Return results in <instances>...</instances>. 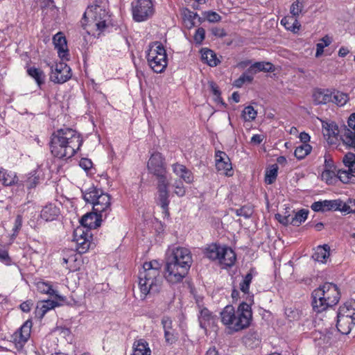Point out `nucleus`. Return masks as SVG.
Instances as JSON below:
<instances>
[{
    "mask_svg": "<svg viewBox=\"0 0 355 355\" xmlns=\"http://www.w3.org/2000/svg\"><path fill=\"white\" fill-rule=\"evenodd\" d=\"M83 144L80 135L71 128H61L53 132L50 144L51 152L59 159H69L80 149Z\"/></svg>",
    "mask_w": 355,
    "mask_h": 355,
    "instance_id": "obj_1",
    "label": "nucleus"
},
{
    "mask_svg": "<svg viewBox=\"0 0 355 355\" xmlns=\"http://www.w3.org/2000/svg\"><path fill=\"white\" fill-rule=\"evenodd\" d=\"M193 262L188 248L178 247L168 257L165 267V279L171 284H178L186 277Z\"/></svg>",
    "mask_w": 355,
    "mask_h": 355,
    "instance_id": "obj_2",
    "label": "nucleus"
},
{
    "mask_svg": "<svg viewBox=\"0 0 355 355\" xmlns=\"http://www.w3.org/2000/svg\"><path fill=\"white\" fill-rule=\"evenodd\" d=\"M247 301L242 302L236 310L232 305H227L220 312L221 322L230 331L236 332L250 326L252 318L253 295L249 296Z\"/></svg>",
    "mask_w": 355,
    "mask_h": 355,
    "instance_id": "obj_3",
    "label": "nucleus"
},
{
    "mask_svg": "<svg viewBox=\"0 0 355 355\" xmlns=\"http://www.w3.org/2000/svg\"><path fill=\"white\" fill-rule=\"evenodd\" d=\"M138 285L140 297L145 299L148 295L158 293L162 287L163 277L161 275L160 264L156 260L145 262L138 275Z\"/></svg>",
    "mask_w": 355,
    "mask_h": 355,
    "instance_id": "obj_4",
    "label": "nucleus"
},
{
    "mask_svg": "<svg viewBox=\"0 0 355 355\" xmlns=\"http://www.w3.org/2000/svg\"><path fill=\"white\" fill-rule=\"evenodd\" d=\"M103 214L94 211L87 213L80 219V227L73 232V241L76 243V250L79 254H84L92 245V229H96L101 225Z\"/></svg>",
    "mask_w": 355,
    "mask_h": 355,
    "instance_id": "obj_5",
    "label": "nucleus"
},
{
    "mask_svg": "<svg viewBox=\"0 0 355 355\" xmlns=\"http://www.w3.org/2000/svg\"><path fill=\"white\" fill-rule=\"evenodd\" d=\"M312 298L313 309L320 313L338 302L340 293L336 284L327 282L313 291Z\"/></svg>",
    "mask_w": 355,
    "mask_h": 355,
    "instance_id": "obj_6",
    "label": "nucleus"
},
{
    "mask_svg": "<svg viewBox=\"0 0 355 355\" xmlns=\"http://www.w3.org/2000/svg\"><path fill=\"white\" fill-rule=\"evenodd\" d=\"M131 11L135 21H146L155 13L153 0H133L131 3Z\"/></svg>",
    "mask_w": 355,
    "mask_h": 355,
    "instance_id": "obj_7",
    "label": "nucleus"
},
{
    "mask_svg": "<svg viewBox=\"0 0 355 355\" xmlns=\"http://www.w3.org/2000/svg\"><path fill=\"white\" fill-rule=\"evenodd\" d=\"M147 168L150 173L157 178V182L168 180L164 158L160 153L155 152L151 155L147 164Z\"/></svg>",
    "mask_w": 355,
    "mask_h": 355,
    "instance_id": "obj_8",
    "label": "nucleus"
},
{
    "mask_svg": "<svg viewBox=\"0 0 355 355\" xmlns=\"http://www.w3.org/2000/svg\"><path fill=\"white\" fill-rule=\"evenodd\" d=\"M83 18H90L95 22L97 29L103 31L107 26V21L110 19V15L105 7L100 6H88L83 15Z\"/></svg>",
    "mask_w": 355,
    "mask_h": 355,
    "instance_id": "obj_9",
    "label": "nucleus"
},
{
    "mask_svg": "<svg viewBox=\"0 0 355 355\" xmlns=\"http://www.w3.org/2000/svg\"><path fill=\"white\" fill-rule=\"evenodd\" d=\"M168 186V180L157 182V196L155 197L156 204L162 209V211L166 216L169 215L168 205L170 203V194Z\"/></svg>",
    "mask_w": 355,
    "mask_h": 355,
    "instance_id": "obj_10",
    "label": "nucleus"
},
{
    "mask_svg": "<svg viewBox=\"0 0 355 355\" xmlns=\"http://www.w3.org/2000/svg\"><path fill=\"white\" fill-rule=\"evenodd\" d=\"M51 69L50 80L56 84H62L67 82L72 76L71 68L63 62L52 65Z\"/></svg>",
    "mask_w": 355,
    "mask_h": 355,
    "instance_id": "obj_11",
    "label": "nucleus"
},
{
    "mask_svg": "<svg viewBox=\"0 0 355 355\" xmlns=\"http://www.w3.org/2000/svg\"><path fill=\"white\" fill-rule=\"evenodd\" d=\"M343 207H345V205H343V202L339 199L317 201L314 202L311 206L312 210L316 212H324L332 210H339L342 211H345L346 210H347V209H344Z\"/></svg>",
    "mask_w": 355,
    "mask_h": 355,
    "instance_id": "obj_12",
    "label": "nucleus"
},
{
    "mask_svg": "<svg viewBox=\"0 0 355 355\" xmlns=\"http://www.w3.org/2000/svg\"><path fill=\"white\" fill-rule=\"evenodd\" d=\"M161 324L164 329L165 343L168 345L176 343L179 336L176 330L173 329L172 320L168 316H164L162 318Z\"/></svg>",
    "mask_w": 355,
    "mask_h": 355,
    "instance_id": "obj_13",
    "label": "nucleus"
},
{
    "mask_svg": "<svg viewBox=\"0 0 355 355\" xmlns=\"http://www.w3.org/2000/svg\"><path fill=\"white\" fill-rule=\"evenodd\" d=\"M32 324V321L28 320L14 334V340L17 347L21 348L29 339Z\"/></svg>",
    "mask_w": 355,
    "mask_h": 355,
    "instance_id": "obj_14",
    "label": "nucleus"
},
{
    "mask_svg": "<svg viewBox=\"0 0 355 355\" xmlns=\"http://www.w3.org/2000/svg\"><path fill=\"white\" fill-rule=\"evenodd\" d=\"M216 167L218 171H220L227 176H231L232 163L227 154L223 151L216 152Z\"/></svg>",
    "mask_w": 355,
    "mask_h": 355,
    "instance_id": "obj_15",
    "label": "nucleus"
},
{
    "mask_svg": "<svg viewBox=\"0 0 355 355\" xmlns=\"http://www.w3.org/2000/svg\"><path fill=\"white\" fill-rule=\"evenodd\" d=\"M110 196L104 193L102 191L96 199L93 205V211L103 214L105 218L107 217V211L110 210Z\"/></svg>",
    "mask_w": 355,
    "mask_h": 355,
    "instance_id": "obj_16",
    "label": "nucleus"
},
{
    "mask_svg": "<svg viewBox=\"0 0 355 355\" xmlns=\"http://www.w3.org/2000/svg\"><path fill=\"white\" fill-rule=\"evenodd\" d=\"M53 42L55 48L58 50V55L62 60H68V49L67 46V40L62 33H58L53 37Z\"/></svg>",
    "mask_w": 355,
    "mask_h": 355,
    "instance_id": "obj_17",
    "label": "nucleus"
},
{
    "mask_svg": "<svg viewBox=\"0 0 355 355\" xmlns=\"http://www.w3.org/2000/svg\"><path fill=\"white\" fill-rule=\"evenodd\" d=\"M149 66L155 73L163 72L167 67V55L155 56L153 59L152 58L146 57Z\"/></svg>",
    "mask_w": 355,
    "mask_h": 355,
    "instance_id": "obj_18",
    "label": "nucleus"
},
{
    "mask_svg": "<svg viewBox=\"0 0 355 355\" xmlns=\"http://www.w3.org/2000/svg\"><path fill=\"white\" fill-rule=\"evenodd\" d=\"M58 305V303L53 300H49L39 302L35 311V317L42 320L49 311Z\"/></svg>",
    "mask_w": 355,
    "mask_h": 355,
    "instance_id": "obj_19",
    "label": "nucleus"
},
{
    "mask_svg": "<svg viewBox=\"0 0 355 355\" xmlns=\"http://www.w3.org/2000/svg\"><path fill=\"white\" fill-rule=\"evenodd\" d=\"M60 213L59 207L54 204L49 203L43 207L40 216L46 221H53L57 219Z\"/></svg>",
    "mask_w": 355,
    "mask_h": 355,
    "instance_id": "obj_20",
    "label": "nucleus"
},
{
    "mask_svg": "<svg viewBox=\"0 0 355 355\" xmlns=\"http://www.w3.org/2000/svg\"><path fill=\"white\" fill-rule=\"evenodd\" d=\"M354 324L355 321H354L353 319H349V318L344 317L338 313L336 327L341 334H348Z\"/></svg>",
    "mask_w": 355,
    "mask_h": 355,
    "instance_id": "obj_21",
    "label": "nucleus"
},
{
    "mask_svg": "<svg viewBox=\"0 0 355 355\" xmlns=\"http://www.w3.org/2000/svg\"><path fill=\"white\" fill-rule=\"evenodd\" d=\"M331 89H318L313 92V101L316 105L327 104L331 103Z\"/></svg>",
    "mask_w": 355,
    "mask_h": 355,
    "instance_id": "obj_22",
    "label": "nucleus"
},
{
    "mask_svg": "<svg viewBox=\"0 0 355 355\" xmlns=\"http://www.w3.org/2000/svg\"><path fill=\"white\" fill-rule=\"evenodd\" d=\"M198 320L200 327L206 330L207 327L214 323L215 317L207 308H203L200 311Z\"/></svg>",
    "mask_w": 355,
    "mask_h": 355,
    "instance_id": "obj_23",
    "label": "nucleus"
},
{
    "mask_svg": "<svg viewBox=\"0 0 355 355\" xmlns=\"http://www.w3.org/2000/svg\"><path fill=\"white\" fill-rule=\"evenodd\" d=\"M223 250V246L218 245L216 243H211L207 245L203 252L205 255L211 260H219L220 254Z\"/></svg>",
    "mask_w": 355,
    "mask_h": 355,
    "instance_id": "obj_24",
    "label": "nucleus"
},
{
    "mask_svg": "<svg viewBox=\"0 0 355 355\" xmlns=\"http://www.w3.org/2000/svg\"><path fill=\"white\" fill-rule=\"evenodd\" d=\"M218 261L221 264L230 267L235 263L236 254L230 248L223 245V250Z\"/></svg>",
    "mask_w": 355,
    "mask_h": 355,
    "instance_id": "obj_25",
    "label": "nucleus"
},
{
    "mask_svg": "<svg viewBox=\"0 0 355 355\" xmlns=\"http://www.w3.org/2000/svg\"><path fill=\"white\" fill-rule=\"evenodd\" d=\"M132 355H151L148 343L144 339H139L133 343Z\"/></svg>",
    "mask_w": 355,
    "mask_h": 355,
    "instance_id": "obj_26",
    "label": "nucleus"
},
{
    "mask_svg": "<svg viewBox=\"0 0 355 355\" xmlns=\"http://www.w3.org/2000/svg\"><path fill=\"white\" fill-rule=\"evenodd\" d=\"M159 55H167L166 49L164 45L160 42H154L149 44L148 49L147 51L146 57L152 58L153 59L155 56H159Z\"/></svg>",
    "mask_w": 355,
    "mask_h": 355,
    "instance_id": "obj_27",
    "label": "nucleus"
},
{
    "mask_svg": "<svg viewBox=\"0 0 355 355\" xmlns=\"http://www.w3.org/2000/svg\"><path fill=\"white\" fill-rule=\"evenodd\" d=\"M330 255V248L328 245H319L315 249L313 258L319 262L326 263Z\"/></svg>",
    "mask_w": 355,
    "mask_h": 355,
    "instance_id": "obj_28",
    "label": "nucleus"
},
{
    "mask_svg": "<svg viewBox=\"0 0 355 355\" xmlns=\"http://www.w3.org/2000/svg\"><path fill=\"white\" fill-rule=\"evenodd\" d=\"M257 273L254 268H251L250 271L243 277L242 282L239 284V289L244 293L248 295L246 300L248 299L249 289L253 276Z\"/></svg>",
    "mask_w": 355,
    "mask_h": 355,
    "instance_id": "obj_29",
    "label": "nucleus"
},
{
    "mask_svg": "<svg viewBox=\"0 0 355 355\" xmlns=\"http://www.w3.org/2000/svg\"><path fill=\"white\" fill-rule=\"evenodd\" d=\"M27 73L35 80L39 87L45 83L46 75L42 69L34 67H29Z\"/></svg>",
    "mask_w": 355,
    "mask_h": 355,
    "instance_id": "obj_30",
    "label": "nucleus"
},
{
    "mask_svg": "<svg viewBox=\"0 0 355 355\" xmlns=\"http://www.w3.org/2000/svg\"><path fill=\"white\" fill-rule=\"evenodd\" d=\"M250 70L254 75L260 71L269 72L274 70V66L268 62H257L251 64L249 67Z\"/></svg>",
    "mask_w": 355,
    "mask_h": 355,
    "instance_id": "obj_31",
    "label": "nucleus"
},
{
    "mask_svg": "<svg viewBox=\"0 0 355 355\" xmlns=\"http://www.w3.org/2000/svg\"><path fill=\"white\" fill-rule=\"evenodd\" d=\"M340 138L345 144L355 149V130L352 131L349 128H345L344 131L341 132Z\"/></svg>",
    "mask_w": 355,
    "mask_h": 355,
    "instance_id": "obj_32",
    "label": "nucleus"
},
{
    "mask_svg": "<svg viewBox=\"0 0 355 355\" xmlns=\"http://www.w3.org/2000/svg\"><path fill=\"white\" fill-rule=\"evenodd\" d=\"M202 60L210 67H216L220 62L216 53L208 49L202 50Z\"/></svg>",
    "mask_w": 355,
    "mask_h": 355,
    "instance_id": "obj_33",
    "label": "nucleus"
},
{
    "mask_svg": "<svg viewBox=\"0 0 355 355\" xmlns=\"http://www.w3.org/2000/svg\"><path fill=\"white\" fill-rule=\"evenodd\" d=\"M331 103H334L338 106H343L345 105L347 101H349L348 95L342 92L333 89L331 90Z\"/></svg>",
    "mask_w": 355,
    "mask_h": 355,
    "instance_id": "obj_34",
    "label": "nucleus"
},
{
    "mask_svg": "<svg viewBox=\"0 0 355 355\" xmlns=\"http://www.w3.org/2000/svg\"><path fill=\"white\" fill-rule=\"evenodd\" d=\"M281 24L288 31H291L293 33H296L300 30V24L298 22L297 19L294 17H284Z\"/></svg>",
    "mask_w": 355,
    "mask_h": 355,
    "instance_id": "obj_35",
    "label": "nucleus"
},
{
    "mask_svg": "<svg viewBox=\"0 0 355 355\" xmlns=\"http://www.w3.org/2000/svg\"><path fill=\"white\" fill-rule=\"evenodd\" d=\"M101 192V190L98 189L97 188L94 187H90L89 189H87L85 191H82L83 199L87 203H91L94 205V202H95L96 199Z\"/></svg>",
    "mask_w": 355,
    "mask_h": 355,
    "instance_id": "obj_36",
    "label": "nucleus"
},
{
    "mask_svg": "<svg viewBox=\"0 0 355 355\" xmlns=\"http://www.w3.org/2000/svg\"><path fill=\"white\" fill-rule=\"evenodd\" d=\"M254 74L248 68L239 78L234 81L233 85L237 88L241 87L245 83H251L254 79Z\"/></svg>",
    "mask_w": 355,
    "mask_h": 355,
    "instance_id": "obj_37",
    "label": "nucleus"
},
{
    "mask_svg": "<svg viewBox=\"0 0 355 355\" xmlns=\"http://www.w3.org/2000/svg\"><path fill=\"white\" fill-rule=\"evenodd\" d=\"M322 127L323 134L324 136L328 137V139H330L331 137L336 138L340 134L338 127L334 122L326 123L322 125Z\"/></svg>",
    "mask_w": 355,
    "mask_h": 355,
    "instance_id": "obj_38",
    "label": "nucleus"
},
{
    "mask_svg": "<svg viewBox=\"0 0 355 355\" xmlns=\"http://www.w3.org/2000/svg\"><path fill=\"white\" fill-rule=\"evenodd\" d=\"M338 313L355 321V301L340 306Z\"/></svg>",
    "mask_w": 355,
    "mask_h": 355,
    "instance_id": "obj_39",
    "label": "nucleus"
},
{
    "mask_svg": "<svg viewBox=\"0 0 355 355\" xmlns=\"http://www.w3.org/2000/svg\"><path fill=\"white\" fill-rule=\"evenodd\" d=\"M37 288L39 292L42 293L49 294L50 295H55L56 298L64 300V297L58 295L56 291H54L52 286L48 283L44 282H39L37 283Z\"/></svg>",
    "mask_w": 355,
    "mask_h": 355,
    "instance_id": "obj_40",
    "label": "nucleus"
},
{
    "mask_svg": "<svg viewBox=\"0 0 355 355\" xmlns=\"http://www.w3.org/2000/svg\"><path fill=\"white\" fill-rule=\"evenodd\" d=\"M355 172H351L348 170L338 169L337 170V178H338L342 182L345 184L354 183L355 175L353 174Z\"/></svg>",
    "mask_w": 355,
    "mask_h": 355,
    "instance_id": "obj_41",
    "label": "nucleus"
},
{
    "mask_svg": "<svg viewBox=\"0 0 355 355\" xmlns=\"http://www.w3.org/2000/svg\"><path fill=\"white\" fill-rule=\"evenodd\" d=\"M309 211L301 209L295 213L294 216H291V225L293 226H299L302 222L307 218Z\"/></svg>",
    "mask_w": 355,
    "mask_h": 355,
    "instance_id": "obj_42",
    "label": "nucleus"
},
{
    "mask_svg": "<svg viewBox=\"0 0 355 355\" xmlns=\"http://www.w3.org/2000/svg\"><path fill=\"white\" fill-rule=\"evenodd\" d=\"M311 148L309 144H303L295 148L294 155L298 159H302L310 153Z\"/></svg>",
    "mask_w": 355,
    "mask_h": 355,
    "instance_id": "obj_43",
    "label": "nucleus"
},
{
    "mask_svg": "<svg viewBox=\"0 0 355 355\" xmlns=\"http://www.w3.org/2000/svg\"><path fill=\"white\" fill-rule=\"evenodd\" d=\"M344 165L348 168L351 172H355V154L353 153H347L343 159Z\"/></svg>",
    "mask_w": 355,
    "mask_h": 355,
    "instance_id": "obj_44",
    "label": "nucleus"
},
{
    "mask_svg": "<svg viewBox=\"0 0 355 355\" xmlns=\"http://www.w3.org/2000/svg\"><path fill=\"white\" fill-rule=\"evenodd\" d=\"M277 170L278 166L277 164L272 165L270 170L266 171V176H265V182L268 184H272L277 176Z\"/></svg>",
    "mask_w": 355,
    "mask_h": 355,
    "instance_id": "obj_45",
    "label": "nucleus"
},
{
    "mask_svg": "<svg viewBox=\"0 0 355 355\" xmlns=\"http://www.w3.org/2000/svg\"><path fill=\"white\" fill-rule=\"evenodd\" d=\"M0 182L5 186H10L15 182V177L0 168Z\"/></svg>",
    "mask_w": 355,
    "mask_h": 355,
    "instance_id": "obj_46",
    "label": "nucleus"
},
{
    "mask_svg": "<svg viewBox=\"0 0 355 355\" xmlns=\"http://www.w3.org/2000/svg\"><path fill=\"white\" fill-rule=\"evenodd\" d=\"M234 211L239 216L249 218L253 214V208L250 205H244L239 209H234Z\"/></svg>",
    "mask_w": 355,
    "mask_h": 355,
    "instance_id": "obj_47",
    "label": "nucleus"
},
{
    "mask_svg": "<svg viewBox=\"0 0 355 355\" xmlns=\"http://www.w3.org/2000/svg\"><path fill=\"white\" fill-rule=\"evenodd\" d=\"M257 111L251 105L245 107L243 111L242 115L245 121H251L257 116Z\"/></svg>",
    "mask_w": 355,
    "mask_h": 355,
    "instance_id": "obj_48",
    "label": "nucleus"
},
{
    "mask_svg": "<svg viewBox=\"0 0 355 355\" xmlns=\"http://www.w3.org/2000/svg\"><path fill=\"white\" fill-rule=\"evenodd\" d=\"M305 1L306 0H302V2H300L299 0H296L291 4L290 12L293 17H295L298 16L300 13H301L304 7V3H305Z\"/></svg>",
    "mask_w": 355,
    "mask_h": 355,
    "instance_id": "obj_49",
    "label": "nucleus"
},
{
    "mask_svg": "<svg viewBox=\"0 0 355 355\" xmlns=\"http://www.w3.org/2000/svg\"><path fill=\"white\" fill-rule=\"evenodd\" d=\"M204 21L206 19L209 22L216 23L221 20V16L214 11H205L202 13Z\"/></svg>",
    "mask_w": 355,
    "mask_h": 355,
    "instance_id": "obj_50",
    "label": "nucleus"
},
{
    "mask_svg": "<svg viewBox=\"0 0 355 355\" xmlns=\"http://www.w3.org/2000/svg\"><path fill=\"white\" fill-rule=\"evenodd\" d=\"M39 183L40 178L35 172L33 174H31V175L27 178V180L25 182L26 186L28 189L35 188Z\"/></svg>",
    "mask_w": 355,
    "mask_h": 355,
    "instance_id": "obj_51",
    "label": "nucleus"
},
{
    "mask_svg": "<svg viewBox=\"0 0 355 355\" xmlns=\"http://www.w3.org/2000/svg\"><path fill=\"white\" fill-rule=\"evenodd\" d=\"M322 178L325 180L327 184H331L337 178V171H324L322 173Z\"/></svg>",
    "mask_w": 355,
    "mask_h": 355,
    "instance_id": "obj_52",
    "label": "nucleus"
},
{
    "mask_svg": "<svg viewBox=\"0 0 355 355\" xmlns=\"http://www.w3.org/2000/svg\"><path fill=\"white\" fill-rule=\"evenodd\" d=\"M173 187H175V191L174 193L182 197L185 195L186 191L185 188L184 187L183 183L180 180H176L174 184Z\"/></svg>",
    "mask_w": 355,
    "mask_h": 355,
    "instance_id": "obj_53",
    "label": "nucleus"
},
{
    "mask_svg": "<svg viewBox=\"0 0 355 355\" xmlns=\"http://www.w3.org/2000/svg\"><path fill=\"white\" fill-rule=\"evenodd\" d=\"M205 31L203 28H198L193 37V40L196 44H200L202 41L205 40Z\"/></svg>",
    "mask_w": 355,
    "mask_h": 355,
    "instance_id": "obj_54",
    "label": "nucleus"
},
{
    "mask_svg": "<svg viewBox=\"0 0 355 355\" xmlns=\"http://www.w3.org/2000/svg\"><path fill=\"white\" fill-rule=\"evenodd\" d=\"M209 87L211 92H212L213 95L215 96V101L217 102L221 101L220 98V92L216 85V84L214 82L209 83Z\"/></svg>",
    "mask_w": 355,
    "mask_h": 355,
    "instance_id": "obj_55",
    "label": "nucleus"
},
{
    "mask_svg": "<svg viewBox=\"0 0 355 355\" xmlns=\"http://www.w3.org/2000/svg\"><path fill=\"white\" fill-rule=\"evenodd\" d=\"M22 226V217L20 215H17L15 220L14 227L12 228L13 236H16Z\"/></svg>",
    "mask_w": 355,
    "mask_h": 355,
    "instance_id": "obj_56",
    "label": "nucleus"
},
{
    "mask_svg": "<svg viewBox=\"0 0 355 355\" xmlns=\"http://www.w3.org/2000/svg\"><path fill=\"white\" fill-rule=\"evenodd\" d=\"M275 218L282 225H291V216H282L280 214L275 215Z\"/></svg>",
    "mask_w": 355,
    "mask_h": 355,
    "instance_id": "obj_57",
    "label": "nucleus"
},
{
    "mask_svg": "<svg viewBox=\"0 0 355 355\" xmlns=\"http://www.w3.org/2000/svg\"><path fill=\"white\" fill-rule=\"evenodd\" d=\"M336 166L334 165V161L327 157L324 159V171H337Z\"/></svg>",
    "mask_w": 355,
    "mask_h": 355,
    "instance_id": "obj_58",
    "label": "nucleus"
},
{
    "mask_svg": "<svg viewBox=\"0 0 355 355\" xmlns=\"http://www.w3.org/2000/svg\"><path fill=\"white\" fill-rule=\"evenodd\" d=\"M173 171L174 173H175L177 175L180 177V175L185 171V169L187 167L182 164L176 163L172 165Z\"/></svg>",
    "mask_w": 355,
    "mask_h": 355,
    "instance_id": "obj_59",
    "label": "nucleus"
},
{
    "mask_svg": "<svg viewBox=\"0 0 355 355\" xmlns=\"http://www.w3.org/2000/svg\"><path fill=\"white\" fill-rule=\"evenodd\" d=\"M180 178L187 183H191L193 180V177L191 172L187 168H186L185 171L182 173V174L180 175Z\"/></svg>",
    "mask_w": 355,
    "mask_h": 355,
    "instance_id": "obj_60",
    "label": "nucleus"
},
{
    "mask_svg": "<svg viewBox=\"0 0 355 355\" xmlns=\"http://www.w3.org/2000/svg\"><path fill=\"white\" fill-rule=\"evenodd\" d=\"M79 165L82 168L87 171L92 167V162L87 158H83L80 159Z\"/></svg>",
    "mask_w": 355,
    "mask_h": 355,
    "instance_id": "obj_61",
    "label": "nucleus"
},
{
    "mask_svg": "<svg viewBox=\"0 0 355 355\" xmlns=\"http://www.w3.org/2000/svg\"><path fill=\"white\" fill-rule=\"evenodd\" d=\"M343 205H345L344 209H347L345 212H355V200L349 199L348 203L343 202Z\"/></svg>",
    "mask_w": 355,
    "mask_h": 355,
    "instance_id": "obj_62",
    "label": "nucleus"
},
{
    "mask_svg": "<svg viewBox=\"0 0 355 355\" xmlns=\"http://www.w3.org/2000/svg\"><path fill=\"white\" fill-rule=\"evenodd\" d=\"M32 305V302L29 300H27L20 304V309L23 312L28 313L31 311Z\"/></svg>",
    "mask_w": 355,
    "mask_h": 355,
    "instance_id": "obj_63",
    "label": "nucleus"
},
{
    "mask_svg": "<svg viewBox=\"0 0 355 355\" xmlns=\"http://www.w3.org/2000/svg\"><path fill=\"white\" fill-rule=\"evenodd\" d=\"M347 124L350 128L355 130V112L350 114L347 121Z\"/></svg>",
    "mask_w": 355,
    "mask_h": 355,
    "instance_id": "obj_64",
    "label": "nucleus"
}]
</instances>
